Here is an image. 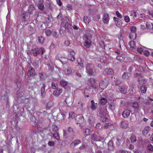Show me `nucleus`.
<instances>
[{"instance_id": "nucleus-24", "label": "nucleus", "mask_w": 153, "mask_h": 153, "mask_svg": "<svg viewBox=\"0 0 153 153\" xmlns=\"http://www.w3.org/2000/svg\"><path fill=\"white\" fill-rule=\"evenodd\" d=\"M85 39L88 40V41L90 40L92 38V35L90 33H88L85 34Z\"/></svg>"}, {"instance_id": "nucleus-54", "label": "nucleus", "mask_w": 153, "mask_h": 153, "mask_svg": "<svg viewBox=\"0 0 153 153\" xmlns=\"http://www.w3.org/2000/svg\"><path fill=\"white\" fill-rule=\"evenodd\" d=\"M132 107L135 108H137L139 107V105L137 102L134 103L132 106Z\"/></svg>"}, {"instance_id": "nucleus-7", "label": "nucleus", "mask_w": 153, "mask_h": 153, "mask_svg": "<svg viewBox=\"0 0 153 153\" xmlns=\"http://www.w3.org/2000/svg\"><path fill=\"white\" fill-rule=\"evenodd\" d=\"M35 74V72L34 69L30 66L28 69L27 75L29 76H33Z\"/></svg>"}, {"instance_id": "nucleus-26", "label": "nucleus", "mask_w": 153, "mask_h": 153, "mask_svg": "<svg viewBox=\"0 0 153 153\" xmlns=\"http://www.w3.org/2000/svg\"><path fill=\"white\" fill-rule=\"evenodd\" d=\"M134 39H135L137 37V35L135 33H130L129 36V38L130 39H132L134 38Z\"/></svg>"}, {"instance_id": "nucleus-57", "label": "nucleus", "mask_w": 153, "mask_h": 153, "mask_svg": "<svg viewBox=\"0 0 153 153\" xmlns=\"http://www.w3.org/2000/svg\"><path fill=\"white\" fill-rule=\"evenodd\" d=\"M97 103L91 104V107L93 110H95L96 108Z\"/></svg>"}, {"instance_id": "nucleus-23", "label": "nucleus", "mask_w": 153, "mask_h": 153, "mask_svg": "<svg viewBox=\"0 0 153 153\" xmlns=\"http://www.w3.org/2000/svg\"><path fill=\"white\" fill-rule=\"evenodd\" d=\"M67 59L68 60H71L72 62H74L75 60L74 56L70 53L68 56Z\"/></svg>"}, {"instance_id": "nucleus-22", "label": "nucleus", "mask_w": 153, "mask_h": 153, "mask_svg": "<svg viewBox=\"0 0 153 153\" xmlns=\"http://www.w3.org/2000/svg\"><path fill=\"white\" fill-rule=\"evenodd\" d=\"M83 131L84 135L85 136H88L90 134V130L88 128H85L84 129Z\"/></svg>"}, {"instance_id": "nucleus-12", "label": "nucleus", "mask_w": 153, "mask_h": 153, "mask_svg": "<svg viewBox=\"0 0 153 153\" xmlns=\"http://www.w3.org/2000/svg\"><path fill=\"white\" fill-rule=\"evenodd\" d=\"M99 114L100 115H106V112L107 110L106 108H102L101 107H100L99 108Z\"/></svg>"}, {"instance_id": "nucleus-38", "label": "nucleus", "mask_w": 153, "mask_h": 153, "mask_svg": "<svg viewBox=\"0 0 153 153\" xmlns=\"http://www.w3.org/2000/svg\"><path fill=\"white\" fill-rule=\"evenodd\" d=\"M38 54L41 53V54H42L45 51V50L43 48H38Z\"/></svg>"}, {"instance_id": "nucleus-14", "label": "nucleus", "mask_w": 153, "mask_h": 153, "mask_svg": "<svg viewBox=\"0 0 153 153\" xmlns=\"http://www.w3.org/2000/svg\"><path fill=\"white\" fill-rule=\"evenodd\" d=\"M108 149L109 150L112 151L114 150V146L112 140L109 141L108 143Z\"/></svg>"}, {"instance_id": "nucleus-19", "label": "nucleus", "mask_w": 153, "mask_h": 153, "mask_svg": "<svg viewBox=\"0 0 153 153\" xmlns=\"http://www.w3.org/2000/svg\"><path fill=\"white\" fill-rule=\"evenodd\" d=\"M28 13L26 11H24L22 14L21 16L24 21H25L27 19L28 16Z\"/></svg>"}, {"instance_id": "nucleus-44", "label": "nucleus", "mask_w": 153, "mask_h": 153, "mask_svg": "<svg viewBox=\"0 0 153 153\" xmlns=\"http://www.w3.org/2000/svg\"><path fill=\"white\" fill-rule=\"evenodd\" d=\"M52 130L54 132V133L58 132V128L57 126L56 125H53L52 126Z\"/></svg>"}, {"instance_id": "nucleus-63", "label": "nucleus", "mask_w": 153, "mask_h": 153, "mask_svg": "<svg viewBox=\"0 0 153 153\" xmlns=\"http://www.w3.org/2000/svg\"><path fill=\"white\" fill-rule=\"evenodd\" d=\"M95 128L97 129H100V128H101V125L100 123H97V124L96 125Z\"/></svg>"}, {"instance_id": "nucleus-45", "label": "nucleus", "mask_w": 153, "mask_h": 153, "mask_svg": "<svg viewBox=\"0 0 153 153\" xmlns=\"http://www.w3.org/2000/svg\"><path fill=\"white\" fill-rule=\"evenodd\" d=\"M130 30L131 33H135L136 31V27L135 26H132L130 27Z\"/></svg>"}, {"instance_id": "nucleus-25", "label": "nucleus", "mask_w": 153, "mask_h": 153, "mask_svg": "<svg viewBox=\"0 0 153 153\" xmlns=\"http://www.w3.org/2000/svg\"><path fill=\"white\" fill-rule=\"evenodd\" d=\"M57 119L59 120L63 119L64 117L63 115L61 113H59L56 116Z\"/></svg>"}, {"instance_id": "nucleus-61", "label": "nucleus", "mask_w": 153, "mask_h": 153, "mask_svg": "<svg viewBox=\"0 0 153 153\" xmlns=\"http://www.w3.org/2000/svg\"><path fill=\"white\" fill-rule=\"evenodd\" d=\"M54 142L53 141H49L48 143V145L50 146H52L54 145Z\"/></svg>"}, {"instance_id": "nucleus-64", "label": "nucleus", "mask_w": 153, "mask_h": 153, "mask_svg": "<svg viewBox=\"0 0 153 153\" xmlns=\"http://www.w3.org/2000/svg\"><path fill=\"white\" fill-rule=\"evenodd\" d=\"M76 74L78 78L82 77V76L81 74L79 73V72L77 71L76 72Z\"/></svg>"}, {"instance_id": "nucleus-48", "label": "nucleus", "mask_w": 153, "mask_h": 153, "mask_svg": "<svg viewBox=\"0 0 153 153\" xmlns=\"http://www.w3.org/2000/svg\"><path fill=\"white\" fill-rule=\"evenodd\" d=\"M28 30L32 33H34V30L33 28L31 25H29L28 27Z\"/></svg>"}, {"instance_id": "nucleus-27", "label": "nucleus", "mask_w": 153, "mask_h": 153, "mask_svg": "<svg viewBox=\"0 0 153 153\" xmlns=\"http://www.w3.org/2000/svg\"><path fill=\"white\" fill-rule=\"evenodd\" d=\"M119 89L120 91L123 94H125L126 93V90L125 88L124 87H123L122 86L119 87Z\"/></svg>"}, {"instance_id": "nucleus-8", "label": "nucleus", "mask_w": 153, "mask_h": 153, "mask_svg": "<svg viewBox=\"0 0 153 153\" xmlns=\"http://www.w3.org/2000/svg\"><path fill=\"white\" fill-rule=\"evenodd\" d=\"M81 143V141L79 140H74L70 145V147L71 148H73L75 146Z\"/></svg>"}, {"instance_id": "nucleus-39", "label": "nucleus", "mask_w": 153, "mask_h": 153, "mask_svg": "<svg viewBox=\"0 0 153 153\" xmlns=\"http://www.w3.org/2000/svg\"><path fill=\"white\" fill-rule=\"evenodd\" d=\"M69 117L68 119L71 120L73 119L74 117V112H71L69 113Z\"/></svg>"}, {"instance_id": "nucleus-33", "label": "nucleus", "mask_w": 153, "mask_h": 153, "mask_svg": "<svg viewBox=\"0 0 153 153\" xmlns=\"http://www.w3.org/2000/svg\"><path fill=\"white\" fill-rule=\"evenodd\" d=\"M68 82L63 80H61L60 82V85L63 87H65L68 85Z\"/></svg>"}, {"instance_id": "nucleus-11", "label": "nucleus", "mask_w": 153, "mask_h": 153, "mask_svg": "<svg viewBox=\"0 0 153 153\" xmlns=\"http://www.w3.org/2000/svg\"><path fill=\"white\" fill-rule=\"evenodd\" d=\"M109 20V15L105 13L103 15L102 21L104 23H107Z\"/></svg>"}, {"instance_id": "nucleus-52", "label": "nucleus", "mask_w": 153, "mask_h": 153, "mask_svg": "<svg viewBox=\"0 0 153 153\" xmlns=\"http://www.w3.org/2000/svg\"><path fill=\"white\" fill-rule=\"evenodd\" d=\"M116 14L117 16L119 18L121 19L122 18V15L119 13V12L117 11L116 12Z\"/></svg>"}, {"instance_id": "nucleus-28", "label": "nucleus", "mask_w": 153, "mask_h": 153, "mask_svg": "<svg viewBox=\"0 0 153 153\" xmlns=\"http://www.w3.org/2000/svg\"><path fill=\"white\" fill-rule=\"evenodd\" d=\"M91 41L88 40L87 39H85L84 43V45L86 48H89L90 45Z\"/></svg>"}, {"instance_id": "nucleus-5", "label": "nucleus", "mask_w": 153, "mask_h": 153, "mask_svg": "<svg viewBox=\"0 0 153 153\" xmlns=\"http://www.w3.org/2000/svg\"><path fill=\"white\" fill-rule=\"evenodd\" d=\"M45 130L48 132V133L47 134V135L48 134L49 136H51L52 134L53 136H54L57 140H59L60 137L59 136V133L58 132H56V133H52L49 130Z\"/></svg>"}, {"instance_id": "nucleus-60", "label": "nucleus", "mask_w": 153, "mask_h": 153, "mask_svg": "<svg viewBox=\"0 0 153 153\" xmlns=\"http://www.w3.org/2000/svg\"><path fill=\"white\" fill-rule=\"evenodd\" d=\"M48 69L49 71H52L53 70V68L51 66L50 64H48Z\"/></svg>"}, {"instance_id": "nucleus-29", "label": "nucleus", "mask_w": 153, "mask_h": 153, "mask_svg": "<svg viewBox=\"0 0 153 153\" xmlns=\"http://www.w3.org/2000/svg\"><path fill=\"white\" fill-rule=\"evenodd\" d=\"M129 75L128 73L124 72L122 76V78L125 79H128L129 77Z\"/></svg>"}, {"instance_id": "nucleus-1", "label": "nucleus", "mask_w": 153, "mask_h": 153, "mask_svg": "<svg viewBox=\"0 0 153 153\" xmlns=\"http://www.w3.org/2000/svg\"><path fill=\"white\" fill-rule=\"evenodd\" d=\"M94 67V65L90 63H88L86 65V72L89 76L93 75L94 73V71L93 69Z\"/></svg>"}, {"instance_id": "nucleus-20", "label": "nucleus", "mask_w": 153, "mask_h": 153, "mask_svg": "<svg viewBox=\"0 0 153 153\" xmlns=\"http://www.w3.org/2000/svg\"><path fill=\"white\" fill-rule=\"evenodd\" d=\"M100 119L103 122H105L108 121V119L106 117V115H100Z\"/></svg>"}, {"instance_id": "nucleus-2", "label": "nucleus", "mask_w": 153, "mask_h": 153, "mask_svg": "<svg viewBox=\"0 0 153 153\" xmlns=\"http://www.w3.org/2000/svg\"><path fill=\"white\" fill-rule=\"evenodd\" d=\"M85 122L84 117L81 115H79L76 118V123L77 124H82Z\"/></svg>"}, {"instance_id": "nucleus-42", "label": "nucleus", "mask_w": 153, "mask_h": 153, "mask_svg": "<svg viewBox=\"0 0 153 153\" xmlns=\"http://www.w3.org/2000/svg\"><path fill=\"white\" fill-rule=\"evenodd\" d=\"M129 44L130 45V47L133 48H134L136 46L135 42L134 41H131L129 42Z\"/></svg>"}, {"instance_id": "nucleus-21", "label": "nucleus", "mask_w": 153, "mask_h": 153, "mask_svg": "<svg viewBox=\"0 0 153 153\" xmlns=\"http://www.w3.org/2000/svg\"><path fill=\"white\" fill-rule=\"evenodd\" d=\"M141 93H145L147 90V86L146 85H143L140 88Z\"/></svg>"}, {"instance_id": "nucleus-9", "label": "nucleus", "mask_w": 153, "mask_h": 153, "mask_svg": "<svg viewBox=\"0 0 153 153\" xmlns=\"http://www.w3.org/2000/svg\"><path fill=\"white\" fill-rule=\"evenodd\" d=\"M35 8L33 4L30 5L28 8V13L30 15H32L33 13Z\"/></svg>"}, {"instance_id": "nucleus-34", "label": "nucleus", "mask_w": 153, "mask_h": 153, "mask_svg": "<svg viewBox=\"0 0 153 153\" xmlns=\"http://www.w3.org/2000/svg\"><path fill=\"white\" fill-rule=\"evenodd\" d=\"M37 7L41 11L45 9V6L43 4H37Z\"/></svg>"}, {"instance_id": "nucleus-55", "label": "nucleus", "mask_w": 153, "mask_h": 153, "mask_svg": "<svg viewBox=\"0 0 153 153\" xmlns=\"http://www.w3.org/2000/svg\"><path fill=\"white\" fill-rule=\"evenodd\" d=\"M57 86V84L56 83L52 82L51 84V87L53 89L56 88Z\"/></svg>"}, {"instance_id": "nucleus-37", "label": "nucleus", "mask_w": 153, "mask_h": 153, "mask_svg": "<svg viewBox=\"0 0 153 153\" xmlns=\"http://www.w3.org/2000/svg\"><path fill=\"white\" fill-rule=\"evenodd\" d=\"M109 108L112 111H113L115 109V105L113 103L111 104H109Z\"/></svg>"}, {"instance_id": "nucleus-56", "label": "nucleus", "mask_w": 153, "mask_h": 153, "mask_svg": "<svg viewBox=\"0 0 153 153\" xmlns=\"http://www.w3.org/2000/svg\"><path fill=\"white\" fill-rule=\"evenodd\" d=\"M116 59L119 61H121L123 60V57L120 55H118L116 57Z\"/></svg>"}, {"instance_id": "nucleus-31", "label": "nucleus", "mask_w": 153, "mask_h": 153, "mask_svg": "<svg viewBox=\"0 0 153 153\" xmlns=\"http://www.w3.org/2000/svg\"><path fill=\"white\" fill-rule=\"evenodd\" d=\"M130 140L131 143H134L136 141V137L134 134H132L130 137Z\"/></svg>"}, {"instance_id": "nucleus-30", "label": "nucleus", "mask_w": 153, "mask_h": 153, "mask_svg": "<svg viewBox=\"0 0 153 153\" xmlns=\"http://www.w3.org/2000/svg\"><path fill=\"white\" fill-rule=\"evenodd\" d=\"M107 102V100L104 98H102L100 100V103L102 105H105Z\"/></svg>"}, {"instance_id": "nucleus-35", "label": "nucleus", "mask_w": 153, "mask_h": 153, "mask_svg": "<svg viewBox=\"0 0 153 153\" xmlns=\"http://www.w3.org/2000/svg\"><path fill=\"white\" fill-rule=\"evenodd\" d=\"M38 48H34L32 50L33 51V54L34 56H36L38 55Z\"/></svg>"}, {"instance_id": "nucleus-43", "label": "nucleus", "mask_w": 153, "mask_h": 153, "mask_svg": "<svg viewBox=\"0 0 153 153\" xmlns=\"http://www.w3.org/2000/svg\"><path fill=\"white\" fill-rule=\"evenodd\" d=\"M147 149L149 151L153 152V146L151 143H149L148 145Z\"/></svg>"}, {"instance_id": "nucleus-4", "label": "nucleus", "mask_w": 153, "mask_h": 153, "mask_svg": "<svg viewBox=\"0 0 153 153\" xmlns=\"http://www.w3.org/2000/svg\"><path fill=\"white\" fill-rule=\"evenodd\" d=\"M91 139L94 141H100L102 140V137L98 134L94 133L91 136Z\"/></svg>"}, {"instance_id": "nucleus-41", "label": "nucleus", "mask_w": 153, "mask_h": 153, "mask_svg": "<svg viewBox=\"0 0 153 153\" xmlns=\"http://www.w3.org/2000/svg\"><path fill=\"white\" fill-rule=\"evenodd\" d=\"M38 40L39 42L41 43V44H43L45 42V39L42 36H41L40 37H39L38 38Z\"/></svg>"}, {"instance_id": "nucleus-62", "label": "nucleus", "mask_w": 153, "mask_h": 153, "mask_svg": "<svg viewBox=\"0 0 153 153\" xmlns=\"http://www.w3.org/2000/svg\"><path fill=\"white\" fill-rule=\"evenodd\" d=\"M109 126L110 125L108 123H106L104 126V129H107Z\"/></svg>"}, {"instance_id": "nucleus-32", "label": "nucleus", "mask_w": 153, "mask_h": 153, "mask_svg": "<svg viewBox=\"0 0 153 153\" xmlns=\"http://www.w3.org/2000/svg\"><path fill=\"white\" fill-rule=\"evenodd\" d=\"M105 71L108 75H111L114 73V71L111 68L106 69Z\"/></svg>"}, {"instance_id": "nucleus-15", "label": "nucleus", "mask_w": 153, "mask_h": 153, "mask_svg": "<svg viewBox=\"0 0 153 153\" xmlns=\"http://www.w3.org/2000/svg\"><path fill=\"white\" fill-rule=\"evenodd\" d=\"M45 6L48 9L51 10H52L54 7L55 6L52 2H49L47 3L45 5Z\"/></svg>"}, {"instance_id": "nucleus-10", "label": "nucleus", "mask_w": 153, "mask_h": 153, "mask_svg": "<svg viewBox=\"0 0 153 153\" xmlns=\"http://www.w3.org/2000/svg\"><path fill=\"white\" fill-rule=\"evenodd\" d=\"M74 99L72 97H68L65 100V101L66 103L68 105L70 106L73 104V102Z\"/></svg>"}, {"instance_id": "nucleus-47", "label": "nucleus", "mask_w": 153, "mask_h": 153, "mask_svg": "<svg viewBox=\"0 0 153 153\" xmlns=\"http://www.w3.org/2000/svg\"><path fill=\"white\" fill-rule=\"evenodd\" d=\"M58 93L59 92L58 89H56L55 91L53 92V95L56 96H58L59 95V94Z\"/></svg>"}, {"instance_id": "nucleus-50", "label": "nucleus", "mask_w": 153, "mask_h": 153, "mask_svg": "<svg viewBox=\"0 0 153 153\" xmlns=\"http://www.w3.org/2000/svg\"><path fill=\"white\" fill-rule=\"evenodd\" d=\"M39 60L37 59L34 60V66L36 67L39 66Z\"/></svg>"}, {"instance_id": "nucleus-58", "label": "nucleus", "mask_w": 153, "mask_h": 153, "mask_svg": "<svg viewBox=\"0 0 153 153\" xmlns=\"http://www.w3.org/2000/svg\"><path fill=\"white\" fill-rule=\"evenodd\" d=\"M45 85L43 83L42 84V87L41 88V92H45Z\"/></svg>"}, {"instance_id": "nucleus-36", "label": "nucleus", "mask_w": 153, "mask_h": 153, "mask_svg": "<svg viewBox=\"0 0 153 153\" xmlns=\"http://www.w3.org/2000/svg\"><path fill=\"white\" fill-rule=\"evenodd\" d=\"M52 32L50 30H46L45 31V34L48 36H50L52 34Z\"/></svg>"}, {"instance_id": "nucleus-51", "label": "nucleus", "mask_w": 153, "mask_h": 153, "mask_svg": "<svg viewBox=\"0 0 153 153\" xmlns=\"http://www.w3.org/2000/svg\"><path fill=\"white\" fill-rule=\"evenodd\" d=\"M67 131L69 132L70 133H72L73 132L74 130L73 128L71 127H68L67 128Z\"/></svg>"}, {"instance_id": "nucleus-3", "label": "nucleus", "mask_w": 153, "mask_h": 153, "mask_svg": "<svg viewBox=\"0 0 153 153\" xmlns=\"http://www.w3.org/2000/svg\"><path fill=\"white\" fill-rule=\"evenodd\" d=\"M109 83V79L106 78L102 79L100 83V86H102L104 88H106Z\"/></svg>"}, {"instance_id": "nucleus-53", "label": "nucleus", "mask_w": 153, "mask_h": 153, "mask_svg": "<svg viewBox=\"0 0 153 153\" xmlns=\"http://www.w3.org/2000/svg\"><path fill=\"white\" fill-rule=\"evenodd\" d=\"M124 19L126 22H128L130 21V19L129 17L128 16H125L124 17Z\"/></svg>"}, {"instance_id": "nucleus-59", "label": "nucleus", "mask_w": 153, "mask_h": 153, "mask_svg": "<svg viewBox=\"0 0 153 153\" xmlns=\"http://www.w3.org/2000/svg\"><path fill=\"white\" fill-rule=\"evenodd\" d=\"M121 81L120 80H116L115 82V85L118 86L121 84Z\"/></svg>"}, {"instance_id": "nucleus-18", "label": "nucleus", "mask_w": 153, "mask_h": 153, "mask_svg": "<svg viewBox=\"0 0 153 153\" xmlns=\"http://www.w3.org/2000/svg\"><path fill=\"white\" fill-rule=\"evenodd\" d=\"M150 128L148 126H146L144 128L142 132L144 136H146L148 134V133L150 130Z\"/></svg>"}, {"instance_id": "nucleus-16", "label": "nucleus", "mask_w": 153, "mask_h": 153, "mask_svg": "<svg viewBox=\"0 0 153 153\" xmlns=\"http://www.w3.org/2000/svg\"><path fill=\"white\" fill-rule=\"evenodd\" d=\"M72 70L73 68L71 67L68 66L64 70V73L66 74H70L72 73Z\"/></svg>"}, {"instance_id": "nucleus-46", "label": "nucleus", "mask_w": 153, "mask_h": 153, "mask_svg": "<svg viewBox=\"0 0 153 153\" xmlns=\"http://www.w3.org/2000/svg\"><path fill=\"white\" fill-rule=\"evenodd\" d=\"M52 34H53V36L56 38H57L58 37V34L55 31H53L52 32Z\"/></svg>"}, {"instance_id": "nucleus-17", "label": "nucleus", "mask_w": 153, "mask_h": 153, "mask_svg": "<svg viewBox=\"0 0 153 153\" xmlns=\"http://www.w3.org/2000/svg\"><path fill=\"white\" fill-rule=\"evenodd\" d=\"M128 126V123L124 121H122L121 123V126L122 128H127Z\"/></svg>"}, {"instance_id": "nucleus-13", "label": "nucleus", "mask_w": 153, "mask_h": 153, "mask_svg": "<svg viewBox=\"0 0 153 153\" xmlns=\"http://www.w3.org/2000/svg\"><path fill=\"white\" fill-rule=\"evenodd\" d=\"M66 22H65V27L66 29H69L72 28V25L70 21L68 19L66 20Z\"/></svg>"}, {"instance_id": "nucleus-49", "label": "nucleus", "mask_w": 153, "mask_h": 153, "mask_svg": "<svg viewBox=\"0 0 153 153\" xmlns=\"http://www.w3.org/2000/svg\"><path fill=\"white\" fill-rule=\"evenodd\" d=\"M46 105L48 108H50L53 105V103L51 102H49L47 103Z\"/></svg>"}, {"instance_id": "nucleus-40", "label": "nucleus", "mask_w": 153, "mask_h": 153, "mask_svg": "<svg viewBox=\"0 0 153 153\" xmlns=\"http://www.w3.org/2000/svg\"><path fill=\"white\" fill-rule=\"evenodd\" d=\"M134 88H133L129 89L128 90V92L129 95L130 96H132L133 95L134 93L135 92V90H133Z\"/></svg>"}, {"instance_id": "nucleus-6", "label": "nucleus", "mask_w": 153, "mask_h": 153, "mask_svg": "<svg viewBox=\"0 0 153 153\" xmlns=\"http://www.w3.org/2000/svg\"><path fill=\"white\" fill-rule=\"evenodd\" d=\"M131 112V110H125L122 112V116L124 118H127L130 116V113Z\"/></svg>"}]
</instances>
